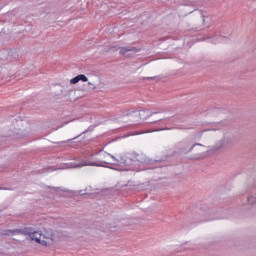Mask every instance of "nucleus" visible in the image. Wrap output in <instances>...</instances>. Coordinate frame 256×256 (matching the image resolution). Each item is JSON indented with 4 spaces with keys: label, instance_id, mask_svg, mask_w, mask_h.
I'll list each match as a JSON object with an SVG mask.
<instances>
[{
    "label": "nucleus",
    "instance_id": "f257e3e1",
    "mask_svg": "<svg viewBox=\"0 0 256 256\" xmlns=\"http://www.w3.org/2000/svg\"><path fill=\"white\" fill-rule=\"evenodd\" d=\"M223 135H225V132L221 129L202 130L196 134V139H200L204 146L201 144H194L188 151H192V149L197 147L198 151H203L199 153V156L207 157V153H215V151L223 149L225 145H229L227 137H223Z\"/></svg>",
    "mask_w": 256,
    "mask_h": 256
},
{
    "label": "nucleus",
    "instance_id": "f03ea898",
    "mask_svg": "<svg viewBox=\"0 0 256 256\" xmlns=\"http://www.w3.org/2000/svg\"><path fill=\"white\" fill-rule=\"evenodd\" d=\"M21 235H27L31 241H35L36 243H39V245H43V233L36 231L34 227H26L22 229Z\"/></svg>",
    "mask_w": 256,
    "mask_h": 256
},
{
    "label": "nucleus",
    "instance_id": "7ed1b4c3",
    "mask_svg": "<svg viewBox=\"0 0 256 256\" xmlns=\"http://www.w3.org/2000/svg\"><path fill=\"white\" fill-rule=\"evenodd\" d=\"M42 237L43 239H46V240H42V245H44V247L53 245V243L57 241V236L55 235V232L51 229L44 230Z\"/></svg>",
    "mask_w": 256,
    "mask_h": 256
},
{
    "label": "nucleus",
    "instance_id": "20e7f679",
    "mask_svg": "<svg viewBox=\"0 0 256 256\" xmlns=\"http://www.w3.org/2000/svg\"><path fill=\"white\" fill-rule=\"evenodd\" d=\"M91 159H93V154H89L86 161L74 167H85L87 165H92L93 167H97V162L91 161Z\"/></svg>",
    "mask_w": 256,
    "mask_h": 256
},
{
    "label": "nucleus",
    "instance_id": "39448f33",
    "mask_svg": "<svg viewBox=\"0 0 256 256\" xmlns=\"http://www.w3.org/2000/svg\"><path fill=\"white\" fill-rule=\"evenodd\" d=\"M23 229H13V230H2L0 235L9 236V235H21Z\"/></svg>",
    "mask_w": 256,
    "mask_h": 256
},
{
    "label": "nucleus",
    "instance_id": "423d86ee",
    "mask_svg": "<svg viewBox=\"0 0 256 256\" xmlns=\"http://www.w3.org/2000/svg\"><path fill=\"white\" fill-rule=\"evenodd\" d=\"M128 51H135V48H131V47H123L120 48V55H125L126 53H128Z\"/></svg>",
    "mask_w": 256,
    "mask_h": 256
},
{
    "label": "nucleus",
    "instance_id": "0eeeda50",
    "mask_svg": "<svg viewBox=\"0 0 256 256\" xmlns=\"http://www.w3.org/2000/svg\"><path fill=\"white\" fill-rule=\"evenodd\" d=\"M77 77H78V81H83V83H87L88 81L87 76H85L84 74H80Z\"/></svg>",
    "mask_w": 256,
    "mask_h": 256
},
{
    "label": "nucleus",
    "instance_id": "6e6552de",
    "mask_svg": "<svg viewBox=\"0 0 256 256\" xmlns=\"http://www.w3.org/2000/svg\"><path fill=\"white\" fill-rule=\"evenodd\" d=\"M248 203H249V205H255L256 197H254V196L248 197Z\"/></svg>",
    "mask_w": 256,
    "mask_h": 256
},
{
    "label": "nucleus",
    "instance_id": "1a4fd4ad",
    "mask_svg": "<svg viewBox=\"0 0 256 256\" xmlns=\"http://www.w3.org/2000/svg\"><path fill=\"white\" fill-rule=\"evenodd\" d=\"M79 195H88V197H91L92 199L95 197V194H91L89 192L83 193V190L79 191Z\"/></svg>",
    "mask_w": 256,
    "mask_h": 256
},
{
    "label": "nucleus",
    "instance_id": "9d476101",
    "mask_svg": "<svg viewBox=\"0 0 256 256\" xmlns=\"http://www.w3.org/2000/svg\"><path fill=\"white\" fill-rule=\"evenodd\" d=\"M70 83H71V85H77V83H79V78H78V76L72 78V79L70 80Z\"/></svg>",
    "mask_w": 256,
    "mask_h": 256
},
{
    "label": "nucleus",
    "instance_id": "9b49d317",
    "mask_svg": "<svg viewBox=\"0 0 256 256\" xmlns=\"http://www.w3.org/2000/svg\"><path fill=\"white\" fill-rule=\"evenodd\" d=\"M200 17H201L202 23H205V16H203V14H200Z\"/></svg>",
    "mask_w": 256,
    "mask_h": 256
},
{
    "label": "nucleus",
    "instance_id": "f8f14e48",
    "mask_svg": "<svg viewBox=\"0 0 256 256\" xmlns=\"http://www.w3.org/2000/svg\"><path fill=\"white\" fill-rule=\"evenodd\" d=\"M86 191H89V188H86Z\"/></svg>",
    "mask_w": 256,
    "mask_h": 256
},
{
    "label": "nucleus",
    "instance_id": "ddd939ff",
    "mask_svg": "<svg viewBox=\"0 0 256 256\" xmlns=\"http://www.w3.org/2000/svg\"><path fill=\"white\" fill-rule=\"evenodd\" d=\"M3 189V188H0V190Z\"/></svg>",
    "mask_w": 256,
    "mask_h": 256
}]
</instances>
